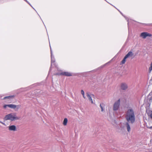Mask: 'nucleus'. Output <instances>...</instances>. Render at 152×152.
I'll list each match as a JSON object with an SVG mask.
<instances>
[{
	"label": "nucleus",
	"mask_w": 152,
	"mask_h": 152,
	"mask_svg": "<svg viewBox=\"0 0 152 152\" xmlns=\"http://www.w3.org/2000/svg\"><path fill=\"white\" fill-rule=\"evenodd\" d=\"M126 118L128 121L126 123L127 131L129 132L130 131L131 129L128 122L132 124L135 122V121L134 113L132 108H129L127 110L126 113Z\"/></svg>",
	"instance_id": "nucleus-1"
},
{
	"label": "nucleus",
	"mask_w": 152,
	"mask_h": 152,
	"mask_svg": "<svg viewBox=\"0 0 152 152\" xmlns=\"http://www.w3.org/2000/svg\"><path fill=\"white\" fill-rule=\"evenodd\" d=\"M20 118V117L17 116L16 113H11L6 115L4 118V120L5 121L10 120L12 121L19 120Z\"/></svg>",
	"instance_id": "nucleus-2"
},
{
	"label": "nucleus",
	"mask_w": 152,
	"mask_h": 152,
	"mask_svg": "<svg viewBox=\"0 0 152 152\" xmlns=\"http://www.w3.org/2000/svg\"><path fill=\"white\" fill-rule=\"evenodd\" d=\"M120 99H119L114 104L113 107V110L114 111L117 110L120 107Z\"/></svg>",
	"instance_id": "nucleus-3"
},
{
	"label": "nucleus",
	"mask_w": 152,
	"mask_h": 152,
	"mask_svg": "<svg viewBox=\"0 0 152 152\" xmlns=\"http://www.w3.org/2000/svg\"><path fill=\"white\" fill-rule=\"evenodd\" d=\"M7 107H8L14 109L17 108V109H18L20 107V106L19 105H16L13 104H9L4 105L3 106V107L4 109H6Z\"/></svg>",
	"instance_id": "nucleus-4"
},
{
	"label": "nucleus",
	"mask_w": 152,
	"mask_h": 152,
	"mask_svg": "<svg viewBox=\"0 0 152 152\" xmlns=\"http://www.w3.org/2000/svg\"><path fill=\"white\" fill-rule=\"evenodd\" d=\"M152 35L147 32H143L142 33L140 37H142L143 39H145L147 37H151Z\"/></svg>",
	"instance_id": "nucleus-5"
},
{
	"label": "nucleus",
	"mask_w": 152,
	"mask_h": 152,
	"mask_svg": "<svg viewBox=\"0 0 152 152\" xmlns=\"http://www.w3.org/2000/svg\"><path fill=\"white\" fill-rule=\"evenodd\" d=\"M57 75H59L66 76H72V75L71 73L68 72H62L60 73L59 74H57Z\"/></svg>",
	"instance_id": "nucleus-6"
},
{
	"label": "nucleus",
	"mask_w": 152,
	"mask_h": 152,
	"mask_svg": "<svg viewBox=\"0 0 152 152\" xmlns=\"http://www.w3.org/2000/svg\"><path fill=\"white\" fill-rule=\"evenodd\" d=\"M125 56H126L127 58L131 57L132 58H133L135 56L134 55V54L132 52L130 51H129Z\"/></svg>",
	"instance_id": "nucleus-7"
},
{
	"label": "nucleus",
	"mask_w": 152,
	"mask_h": 152,
	"mask_svg": "<svg viewBox=\"0 0 152 152\" xmlns=\"http://www.w3.org/2000/svg\"><path fill=\"white\" fill-rule=\"evenodd\" d=\"M86 94L87 97H88L89 100L91 102L92 104H94V102L93 101L92 99L91 98V96H94V94H91V95L89 94V92H87L86 93Z\"/></svg>",
	"instance_id": "nucleus-8"
},
{
	"label": "nucleus",
	"mask_w": 152,
	"mask_h": 152,
	"mask_svg": "<svg viewBox=\"0 0 152 152\" xmlns=\"http://www.w3.org/2000/svg\"><path fill=\"white\" fill-rule=\"evenodd\" d=\"M121 87L122 90H125L127 88L128 86L126 83H122L121 84Z\"/></svg>",
	"instance_id": "nucleus-9"
},
{
	"label": "nucleus",
	"mask_w": 152,
	"mask_h": 152,
	"mask_svg": "<svg viewBox=\"0 0 152 152\" xmlns=\"http://www.w3.org/2000/svg\"><path fill=\"white\" fill-rule=\"evenodd\" d=\"M8 128L9 130L10 131H15L16 130V127L14 125L9 126Z\"/></svg>",
	"instance_id": "nucleus-10"
},
{
	"label": "nucleus",
	"mask_w": 152,
	"mask_h": 152,
	"mask_svg": "<svg viewBox=\"0 0 152 152\" xmlns=\"http://www.w3.org/2000/svg\"><path fill=\"white\" fill-rule=\"evenodd\" d=\"M51 66H52V65L53 64H54V63L55 62V59L53 56H51Z\"/></svg>",
	"instance_id": "nucleus-11"
},
{
	"label": "nucleus",
	"mask_w": 152,
	"mask_h": 152,
	"mask_svg": "<svg viewBox=\"0 0 152 152\" xmlns=\"http://www.w3.org/2000/svg\"><path fill=\"white\" fill-rule=\"evenodd\" d=\"M14 97V96H5L4 98L2 99H10V98Z\"/></svg>",
	"instance_id": "nucleus-12"
},
{
	"label": "nucleus",
	"mask_w": 152,
	"mask_h": 152,
	"mask_svg": "<svg viewBox=\"0 0 152 152\" xmlns=\"http://www.w3.org/2000/svg\"><path fill=\"white\" fill-rule=\"evenodd\" d=\"M68 121V120L67 118H65L64 120L63 124L64 126H66L67 123Z\"/></svg>",
	"instance_id": "nucleus-13"
},
{
	"label": "nucleus",
	"mask_w": 152,
	"mask_h": 152,
	"mask_svg": "<svg viewBox=\"0 0 152 152\" xmlns=\"http://www.w3.org/2000/svg\"><path fill=\"white\" fill-rule=\"evenodd\" d=\"M127 58L126 57V56H125L123 60L121 62V63L122 64H124L126 61V59Z\"/></svg>",
	"instance_id": "nucleus-14"
},
{
	"label": "nucleus",
	"mask_w": 152,
	"mask_h": 152,
	"mask_svg": "<svg viewBox=\"0 0 152 152\" xmlns=\"http://www.w3.org/2000/svg\"><path fill=\"white\" fill-rule=\"evenodd\" d=\"M104 104L103 103L100 104V106L101 109V111L102 112L104 110L103 108V106H104Z\"/></svg>",
	"instance_id": "nucleus-15"
},
{
	"label": "nucleus",
	"mask_w": 152,
	"mask_h": 152,
	"mask_svg": "<svg viewBox=\"0 0 152 152\" xmlns=\"http://www.w3.org/2000/svg\"><path fill=\"white\" fill-rule=\"evenodd\" d=\"M152 70V61L150 65V67L149 69V72H150Z\"/></svg>",
	"instance_id": "nucleus-16"
},
{
	"label": "nucleus",
	"mask_w": 152,
	"mask_h": 152,
	"mask_svg": "<svg viewBox=\"0 0 152 152\" xmlns=\"http://www.w3.org/2000/svg\"><path fill=\"white\" fill-rule=\"evenodd\" d=\"M81 94L82 95H83V94H84V91L83 90H81Z\"/></svg>",
	"instance_id": "nucleus-17"
},
{
	"label": "nucleus",
	"mask_w": 152,
	"mask_h": 152,
	"mask_svg": "<svg viewBox=\"0 0 152 152\" xmlns=\"http://www.w3.org/2000/svg\"><path fill=\"white\" fill-rule=\"evenodd\" d=\"M50 53H51V56H53V53H52V50L51 49V47H50Z\"/></svg>",
	"instance_id": "nucleus-18"
},
{
	"label": "nucleus",
	"mask_w": 152,
	"mask_h": 152,
	"mask_svg": "<svg viewBox=\"0 0 152 152\" xmlns=\"http://www.w3.org/2000/svg\"><path fill=\"white\" fill-rule=\"evenodd\" d=\"M150 116L152 119V111H151V113L150 115Z\"/></svg>",
	"instance_id": "nucleus-19"
},
{
	"label": "nucleus",
	"mask_w": 152,
	"mask_h": 152,
	"mask_svg": "<svg viewBox=\"0 0 152 152\" xmlns=\"http://www.w3.org/2000/svg\"><path fill=\"white\" fill-rule=\"evenodd\" d=\"M148 129H152V126L148 127Z\"/></svg>",
	"instance_id": "nucleus-20"
},
{
	"label": "nucleus",
	"mask_w": 152,
	"mask_h": 152,
	"mask_svg": "<svg viewBox=\"0 0 152 152\" xmlns=\"http://www.w3.org/2000/svg\"><path fill=\"white\" fill-rule=\"evenodd\" d=\"M0 123H1V124H3L5 125V124L3 122L0 121Z\"/></svg>",
	"instance_id": "nucleus-21"
},
{
	"label": "nucleus",
	"mask_w": 152,
	"mask_h": 152,
	"mask_svg": "<svg viewBox=\"0 0 152 152\" xmlns=\"http://www.w3.org/2000/svg\"><path fill=\"white\" fill-rule=\"evenodd\" d=\"M82 95H83V98H84V99H85L86 98V97L85 96V95L84 94H83Z\"/></svg>",
	"instance_id": "nucleus-22"
},
{
	"label": "nucleus",
	"mask_w": 152,
	"mask_h": 152,
	"mask_svg": "<svg viewBox=\"0 0 152 152\" xmlns=\"http://www.w3.org/2000/svg\"><path fill=\"white\" fill-rule=\"evenodd\" d=\"M24 1H25L26 2L28 3L30 5V4L28 2L27 0H24Z\"/></svg>",
	"instance_id": "nucleus-23"
},
{
	"label": "nucleus",
	"mask_w": 152,
	"mask_h": 152,
	"mask_svg": "<svg viewBox=\"0 0 152 152\" xmlns=\"http://www.w3.org/2000/svg\"><path fill=\"white\" fill-rule=\"evenodd\" d=\"M50 70H51V69H50Z\"/></svg>",
	"instance_id": "nucleus-24"
}]
</instances>
